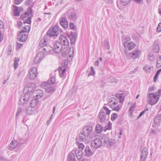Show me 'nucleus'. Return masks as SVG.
Returning a JSON list of instances; mask_svg holds the SVG:
<instances>
[{"instance_id":"1","label":"nucleus","mask_w":161,"mask_h":161,"mask_svg":"<svg viewBox=\"0 0 161 161\" xmlns=\"http://www.w3.org/2000/svg\"><path fill=\"white\" fill-rule=\"evenodd\" d=\"M93 131V128L89 125L85 126L83 129L82 133H81V141H84L87 143L91 140V138L89 135Z\"/></svg>"},{"instance_id":"2","label":"nucleus","mask_w":161,"mask_h":161,"mask_svg":"<svg viewBox=\"0 0 161 161\" xmlns=\"http://www.w3.org/2000/svg\"><path fill=\"white\" fill-rule=\"evenodd\" d=\"M161 93L160 89L158 92L148 93L147 96L148 104L152 105L155 104L158 101Z\"/></svg>"},{"instance_id":"3","label":"nucleus","mask_w":161,"mask_h":161,"mask_svg":"<svg viewBox=\"0 0 161 161\" xmlns=\"http://www.w3.org/2000/svg\"><path fill=\"white\" fill-rule=\"evenodd\" d=\"M111 111L108 108L104 106L101 110L98 115V118L101 123L105 122L109 118Z\"/></svg>"},{"instance_id":"4","label":"nucleus","mask_w":161,"mask_h":161,"mask_svg":"<svg viewBox=\"0 0 161 161\" xmlns=\"http://www.w3.org/2000/svg\"><path fill=\"white\" fill-rule=\"evenodd\" d=\"M74 153L75 154L76 158L79 160L78 161H80V151L76 148H74L68 154L67 158V161H76Z\"/></svg>"},{"instance_id":"5","label":"nucleus","mask_w":161,"mask_h":161,"mask_svg":"<svg viewBox=\"0 0 161 161\" xmlns=\"http://www.w3.org/2000/svg\"><path fill=\"white\" fill-rule=\"evenodd\" d=\"M59 26L58 25H56L50 27L45 35V38L47 36L49 37L58 36L59 34Z\"/></svg>"},{"instance_id":"6","label":"nucleus","mask_w":161,"mask_h":161,"mask_svg":"<svg viewBox=\"0 0 161 161\" xmlns=\"http://www.w3.org/2000/svg\"><path fill=\"white\" fill-rule=\"evenodd\" d=\"M26 88L28 89L27 92L25 93L24 96L23 97V100L24 102H21V104L24 105L25 103H26L29 101L30 96L31 97L32 94V91L33 88L30 84L27 85Z\"/></svg>"},{"instance_id":"7","label":"nucleus","mask_w":161,"mask_h":161,"mask_svg":"<svg viewBox=\"0 0 161 161\" xmlns=\"http://www.w3.org/2000/svg\"><path fill=\"white\" fill-rule=\"evenodd\" d=\"M125 53L128 58H132L133 59H136L139 58V56L141 54L142 52L140 50L135 49L131 52L127 53L126 51H125Z\"/></svg>"},{"instance_id":"8","label":"nucleus","mask_w":161,"mask_h":161,"mask_svg":"<svg viewBox=\"0 0 161 161\" xmlns=\"http://www.w3.org/2000/svg\"><path fill=\"white\" fill-rule=\"evenodd\" d=\"M63 48V46L60 42L58 41L54 44L53 48V52L56 53H58L61 52Z\"/></svg>"},{"instance_id":"9","label":"nucleus","mask_w":161,"mask_h":161,"mask_svg":"<svg viewBox=\"0 0 161 161\" xmlns=\"http://www.w3.org/2000/svg\"><path fill=\"white\" fill-rule=\"evenodd\" d=\"M102 141L100 138H97L93 140L91 142L92 147L95 148H98L102 145Z\"/></svg>"},{"instance_id":"10","label":"nucleus","mask_w":161,"mask_h":161,"mask_svg":"<svg viewBox=\"0 0 161 161\" xmlns=\"http://www.w3.org/2000/svg\"><path fill=\"white\" fill-rule=\"evenodd\" d=\"M60 41L58 42H60L62 46H67L69 45V42L66 36L63 35H61L59 37Z\"/></svg>"},{"instance_id":"11","label":"nucleus","mask_w":161,"mask_h":161,"mask_svg":"<svg viewBox=\"0 0 161 161\" xmlns=\"http://www.w3.org/2000/svg\"><path fill=\"white\" fill-rule=\"evenodd\" d=\"M67 36L70 40V43L73 44L75 42L77 37V35L76 33L71 32L70 34H67Z\"/></svg>"},{"instance_id":"12","label":"nucleus","mask_w":161,"mask_h":161,"mask_svg":"<svg viewBox=\"0 0 161 161\" xmlns=\"http://www.w3.org/2000/svg\"><path fill=\"white\" fill-rule=\"evenodd\" d=\"M59 24L64 29H66L68 27V22L65 17H61L59 19Z\"/></svg>"},{"instance_id":"13","label":"nucleus","mask_w":161,"mask_h":161,"mask_svg":"<svg viewBox=\"0 0 161 161\" xmlns=\"http://www.w3.org/2000/svg\"><path fill=\"white\" fill-rule=\"evenodd\" d=\"M43 91L42 90L38 89L34 91H32V94L33 95V97H34V95L36 94L35 97L37 99H39L42 97L43 95Z\"/></svg>"},{"instance_id":"14","label":"nucleus","mask_w":161,"mask_h":161,"mask_svg":"<svg viewBox=\"0 0 161 161\" xmlns=\"http://www.w3.org/2000/svg\"><path fill=\"white\" fill-rule=\"evenodd\" d=\"M148 150L146 147L143 148L142 150L140 158V161H145L148 155Z\"/></svg>"},{"instance_id":"15","label":"nucleus","mask_w":161,"mask_h":161,"mask_svg":"<svg viewBox=\"0 0 161 161\" xmlns=\"http://www.w3.org/2000/svg\"><path fill=\"white\" fill-rule=\"evenodd\" d=\"M124 45L126 49H128L130 50L135 47L136 44L132 42H125Z\"/></svg>"},{"instance_id":"16","label":"nucleus","mask_w":161,"mask_h":161,"mask_svg":"<svg viewBox=\"0 0 161 161\" xmlns=\"http://www.w3.org/2000/svg\"><path fill=\"white\" fill-rule=\"evenodd\" d=\"M13 7L14 8V16H19V15L21 11L23 10V8L21 7L19 8L15 5H13Z\"/></svg>"},{"instance_id":"17","label":"nucleus","mask_w":161,"mask_h":161,"mask_svg":"<svg viewBox=\"0 0 161 161\" xmlns=\"http://www.w3.org/2000/svg\"><path fill=\"white\" fill-rule=\"evenodd\" d=\"M69 48L65 47H64L62 50V52H61L59 57L65 58L68 56V53H69Z\"/></svg>"},{"instance_id":"18","label":"nucleus","mask_w":161,"mask_h":161,"mask_svg":"<svg viewBox=\"0 0 161 161\" xmlns=\"http://www.w3.org/2000/svg\"><path fill=\"white\" fill-rule=\"evenodd\" d=\"M28 36L27 34H23L21 35H19L18 36V38L19 39L20 42H25L26 41Z\"/></svg>"},{"instance_id":"19","label":"nucleus","mask_w":161,"mask_h":161,"mask_svg":"<svg viewBox=\"0 0 161 161\" xmlns=\"http://www.w3.org/2000/svg\"><path fill=\"white\" fill-rule=\"evenodd\" d=\"M48 36L45 38V36L43 39H42L40 42L39 45L41 47H42L48 45L47 41L48 40Z\"/></svg>"},{"instance_id":"20","label":"nucleus","mask_w":161,"mask_h":161,"mask_svg":"<svg viewBox=\"0 0 161 161\" xmlns=\"http://www.w3.org/2000/svg\"><path fill=\"white\" fill-rule=\"evenodd\" d=\"M55 90V89L54 88L53 86H50L49 87H47L45 88V91L48 93H50V94L47 96V97H45V98L46 99L47 97H49L51 95V94Z\"/></svg>"},{"instance_id":"21","label":"nucleus","mask_w":161,"mask_h":161,"mask_svg":"<svg viewBox=\"0 0 161 161\" xmlns=\"http://www.w3.org/2000/svg\"><path fill=\"white\" fill-rule=\"evenodd\" d=\"M68 18L69 19L74 21L77 18V15L75 12H72L68 14Z\"/></svg>"},{"instance_id":"22","label":"nucleus","mask_w":161,"mask_h":161,"mask_svg":"<svg viewBox=\"0 0 161 161\" xmlns=\"http://www.w3.org/2000/svg\"><path fill=\"white\" fill-rule=\"evenodd\" d=\"M17 144L18 143H17V141H12L8 147V149L11 150H13L17 146Z\"/></svg>"},{"instance_id":"23","label":"nucleus","mask_w":161,"mask_h":161,"mask_svg":"<svg viewBox=\"0 0 161 161\" xmlns=\"http://www.w3.org/2000/svg\"><path fill=\"white\" fill-rule=\"evenodd\" d=\"M143 69L146 72L150 73L151 71L153 70V68L152 66L146 64L143 67Z\"/></svg>"},{"instance_id":"24","label":"nucleus","mask_w":161,"mask_h":161,"mask_svg":"<svg viewBox=\"0 0 161 161\" xmlns=\"http://www.w3.org/2000/svg\"><path fill=\"white\" fill-rule=\"evenodd\" d=\"M42 48H43L42 50L44 51L45 53H48L52 51L53 49L52 47H50L49 45H48L44 46Z\"/></svg>"},{"instance_id":"25","label":"nucleus","mask_w":161,"mask_h":161,"mask_svg":"<svg viewBox=\"0 0 161 161\" xmlns=\"http://www.w3.org/2000/svg\"><path fill=\"white\" fill-rule=\"evenodd\" d=\"M58 68V71L60 76L61 78H62L64 76V74L65 72L66 69L65 68H62L60 66H59Z\"/></svg>"},{"instance_id":"26","label":"nucleus","mask_w":161,"mask_h":161,"mask_svg":"<svg viewBox=\"0 0 161 161\" xmlns=\"http://www.w3.org/2000/svg\"><path fill=\"white\" fill-rule=\"evenodd\" d=\"M38 103V99L36 98L35 97L33 99H32L30 103V106L34 108L36 105H37Z\"/></svg>"},{"instance_id":"27","label":"nucleus","mask_w":161,"mask_h":161,"mask_svg":"<svg viewBox=\"0 0 161 161\" xmlns=\"http://www.w3.org/2000/svg\"><path fill=\"white\" fill-rule=\"evenodd\" d=\"M85 155L87 157H89L92 155V152L89 147L86 146L85 149Z\"/></svg>"},{"instance_id":"28","label":"nucleus","mask_w":161,"mask_h":161,"mask_svg":"<svg viewBox=\"0 0 161 161\" xmlns=\"http://www.w3.org/2000/svg\"><path fill=\"white\" fill-rule=\"evenodd\" d=\"M156 66L158 68L161 67V56H158L157 58Z\"/></svg>"},{"instance_id":"29","label":"nucleus","mask_w":161,"mask_h":161,"mask_svg":"<svg viewBox=\"0 0 161 161\" xmlns=\"http://www.w3.org/2000/svg\"><path fill=\"white\" fill-rule=\"evenodd\" d=\"M32 108L31 106L28 107L26 109L25 112L27 114L30 115L32 114L34 110L32 109Z\"/></svg>"},{"instance_id":"30","label":"nucleus","mask_w":161,"mask_h":161,"mask_svg":"<svg viewBox=\"0 0 161 161\" xmlns=\"http://www.w3.org/2000/svg\"><path fill=\"white\" fill-rule=\"evenodd\" d=\"M109 103H113L114 104H117L118 103V100L114 97H112L109 99Z\"/></svg>"},{"instance_id":"31","label":"nucleus","mask_w":161,"mask_h":161,"mask_svg":"<svg viewBox=\"0 0 161 161\" xmlns=\"http://www.w3.org/2000/svg\"><path fill=\"white\" fill-rule=\"evenodd\" d=\"M55 76L50 78L48 80V83L49 84L53 85L55 82Z\"/></svg>"},{"instance_id":"32","label":"nucleus","mask_w":161,"mask_h":161,"mask_svg":"<svg viewBox=\"0 0 161 161\" xmlns=\"http://www.w3.org/2000/svg\"><path fill=\"white\" fill-rule=\"evenodd\" d=\"M96 130L97 133H100L102 131L103 127L100 124H97L96 127Z\"/></svg>"},{"instance_id":"33","label":"nucleus","mask_w":161,"mask_h":161,"mask_svg":"<svg viewBox=\"0 0 161 161\" xmlns=\"http://www.w3.org/2000/svg\"><path fill=\"white\" fill-rule=\"evenodd\" d=\"M116 96L119 99L120 103L122 104L124 101V97L123 95L122 94H118Z\"/></svg>"},{"instance_id":"34","label":"nucleus","mask_w":161,"mask_h":161,"mask_svg":"<svg viewBox=\"0 0 161 161\" xmlns=\"http://www.w3.org/2000/svg\"><path fill=\"white\" fill-rule=\"evenodd\" d=\"M37 75V74H34L32 72L29 73V78L30 80H33L36 78Z\"/></svg>"},{"instance_id":"35","label":"nucleus","mask_w":161,"mask_h":161,"mask_svg":"<svg viewBox=\"0 0 161 161\" xmlns=\"http://www.w3.org/2000/svg\"><path fill=\"white\" fill-rule=\"evenodd\" d=\"M41 61L40 57L39 56V54L35 58L34 62L35 64H37L40 63Z\"/></svg>"},{"instance_id":"36","label":"nucleus","mask_w":161,"mask_h":161,"mask_svg":"<svg viewBox=\"0 0 161 161\" xmlns=\"http://www.w3.org/2000/svg\"><path fill=\"white\" fill-rule=\"evenodd\" d=\"M78 141H80V133L79 134L78 137H77L76 139V142L78 146V148L80 149V143L79 141H78Z\"/></svg>"},{"instance_id":"37","label":"nucleus","mask_w":161,"mask_h":161,"mask_svg":"<svg viewBox=\"0 0 161 161\" xmlns=\"http://www.w3.org/2000/svg\"><path fill=\"white\" fill-rule=\"evenodd\" d=\"M115 140L114 139H109L107 145L108 146H111L113 145L115 143Z\"/></svg>"},{"instance_id":"38","label":"nucleus","mask_w":161,"mask_h":161,"mask_svg":"<svg viewBox=\"0 0 161 161\" xmlns=\"http://www.w3.org/2000/svg\"><path fill=\"white\" fill-rule=\"evenodd\" d=\"M27 13H25L24 14H21L20 16L21 19L23 20H25L29 16Z\"/></svg>"},{"instance_id":"39","label":"nucleus","mask_w":161,"mask_h":161,"mask_svg":"<svg viewBox=\"0 0 161 161\" xmlns=\"http://www.w3.org/2000/svg\"><path fill=\"white\" fill-rule=\"evenodd\" d=\"M24 23H27L28 24H30L31 23V18L29 16L26 19L24 20Z\"/></svg>"},{"instance_id":"40","label":"nucleus","mask_w":161,"mask_h":161,"mask_svg":"<svg viewBox=\"0 0 161 161\" xmlns=\"http://www.w3.org/2000/svg\"><path fill=\"white\" fill-rule=\"evenodd\" d=\"M104 45L106 49L107 50H109V43L107 41H106L104 42Z\"/></svg>"},{"instance_id":"41","label":"nucleus","mask_w":161,"mask_h":161,"mask_svg":"<svg viewBox=\"0 0 161 161\" xmlns=\"http://www.w3.org/2000/svg\"><path fill=\"white\" fill-rule=\"evenodd\" d=\"M123 44L125 42H130L131 38L129 36H126L122 39Z\"/></svg>"},{"instance_id":"42","label":"nucleus","mask_w":161,"mask_h":161,"mask_svg":"<svg viewBox=\"0 0 161 161\" xmlns=\"http://www.w3.org/2000/svg\"><path fill=\"white\" fill-rule=\"evenodd\" d=\"M108 81L109 82L111 83H116L117 81V80L116 79L114 78L113 77H111L108 79Z\"/></svg>"},{"instance_id":"43","label":"nucleus","mask_w":161,"mask_h":161,"mask_svg":"<svg viewBox=\"0 0 161 161\" xmlns=\"http://www.w3.org/2000/svg\"><path fill=\"white\" fill-rule=\"evenodd\" d=\"M102 138L104 142L103 143H106L107 145L109 140L108 137V136H104L102 137Z\"/></svg>"},{"instance_id":"44","label":"nucleus","mask_w":161,"mask_h":161,"mask_svg":"<svg viewBox=\"0 0 161 161\" xmlns=\"http://www.w3.org/2000/svg\"><path fill=\"white\" fill-rule=\"evenodd\" d=\"M118 115L115 113L112 114L111 116V119L112 121L115 120L118 117Z\"/></svg>"},{"instance_id":"45","label":"nucleus","mask_w":161,"mask_h":161,"mask_svg":"<svg viewBox=\"0 0 161 161\" xmlns=\"http://www.w3.org/2000/svg\"><path fill=\"white\" fill-rule=\"evenodd\" d=\"M25 13H27L28 15L31 14L32 13V9L31 7H29L27 8V10Z\"/></svg>"},{"instance_id":"46","label":"nucleus","mask_w":161,"mask_h":161,"mask_svg":"<svg viewBox=\"0 0 161 161\" xmlns=\"http://www.w3.org/2000/svg\"><path fill=\"white\" fill-rule=\"evenodd\" d=\"M131 0H120V2L124 5H126L128 4Z\"/></svg>"},{"instance_id":"47","label":"nucleus","mask_w":161,"mask_h":161,"mask_svg":"<svg viewBox=\"0 0 161 161\" xmlns=\"http://www.w3.org/2000/svg\"><path fill=\"white\" fill-rule=\"evenodd\" d=\"M122 107V105H118L113 109V110H115L116 111H118L120 109H121Z\"/></svg>"},{"instance_id":"48","label":"nucleus","mask_w":161,"mask_h":161,"mask_svg":"<svg viewBox=\"0 0 161 161\" xmlns=\"http://www.w3.org/2000/svg\"><path fill=\"white\" fill-rule=\"evenodd\" d=\"M22 111L23 110L21 108H18L16 114V117L18 115H20Z\"/></svg>"},{"instance_id":"49","label":"nucleus","mask_w":161,"mask_h":161,"mask_svg":"<svg viewBox=\"0 0 161 161\" xmlns=\"http://www.w3.org/2000/svg\"><path fill=\"white\" fill-rule=\"evenodd\" d=\"M34 73V74H37V70L36 68L35 67H33L30 70V71H29V73Z\"/></svg>"},{"instance_id":"50","label":"nucleus","mask_w":161,"mask_h":161,"mask_svg":"<svg viewBox=\"0 0 161 161\" xmlns=\"http://www.w3.org/2000/svg\"><path fill=\"white\" fill-rule=\"evenodd\" d=\"M69 27L72 30H74L75 29V26L74 24L72 22H70L69 24Z\"/></svg>"},{"instance_id":"51","label":"nucleus","mask_w":161,"mask_h":161,"mask_svg":"<svg viewBox=\"0 0 161 161\" xmlns=\"http://www.w3.org/2000/svg\"><path fill=\"white\" fill-rule=\"evenodd\" d=\"M68 64V63L67 61H66V60H64V62L62 64V68H65Z\"/></svg>"},{"instance_id":"52","label":"nucleus","mask_w":161,"mask_h":161,"mask_svg":"<svg viewBox=\"0 0 161 161\" xmlns=\"http://www.w3.org/2000/svg\"><path fill=\"white\" fill-rule=\"evenodd\" d=\"M17 143H18L17 146L19 147L22 144L25 143V141L24 140H19V142L17 141Z\"/></svg>"},{"instance_id":"53","label":"nucleus","mask_w":161,"mask_h":161,"mask_svg":"<svg viewBox=\"0 0 161 161\" xmlns=\"http://www.w3.org/2000/svg\"><path fill=\"white\" fill-rule=\"evenodd\" d=\"M157 31L159 32L161 31V22H160L157 26Z\"/></svg>"},{"instance_id":"54","label":"nucleus","mask_w":161,"mask_h":161,"mask_svg":"<svg viewBox=\"0 0 161 161\" xmlns=\"http://www.w3.org/2000/svg\"><path fill=\"white\" fill-rule=\"evenodd\" d=\"M156 87L154 86H150L148 89V91L151 92L154 91L156 90Z\"/></svg>"},{"instance_id":"55","label":"nucleus","mask_w":161,"mask_h":161,"mask_svg":"<svg viewBox=\"0 0 161 161\" xmlns=\"http://www.w3.org/2000/svg\"><path fill=\"white\" fill-rule=\"evenodd\" d=\"M12 47L11 46H10V45L8 47V55H9L11 54V52L12 51Z\"/></svg>"},{"instance_id":"56","label":"nucleus","mask_w":161,"mask_h":161,"mask_svg":"<svg viewBox=\"0 0 161 161\" xmlns=\"http://www.w3.org/2000/svg\"><path fill=\"white\" fill-rule=\"evenodd\" d=\"M23 1V0H14V3L16 5H19Z\"/></svg>"},{"instance_id":"57","label":"nucleus","mask_w":161,"mask_h":161,"mask_svg":"<svg viewBox=\"0 0 161 161\" xmlns=\"http://www.w3.org/2000/svg\"><path fill=\"white\" fill-rule=\"evenodd\" d=\"M18 61L17 60H15L14 61V68L16 69L18 67Z\"/></svg>"},{"instance_id":"58","label":"nucleus","mask_w":161,"mask_h":161,"mask_svg":"<svg viewBox=\"0 0 161 161\" xmlns=\"http://www.w3.org/2000/svg\"><path fill=\"white\" fill-rule=\"evenodd\" d=\"M31 2V0H26L25 3V4L28 6L30 5Z\"/></svg>"},{"instance_id":"59","label":"nucleus","mask_w":161,"mask_h":161,"mask_svg":"<svg viewBox=\"0 0 161 161\" xmlns=\"http://www.w3.org/2000/svg\"><path fill=\"white\" fill-rule=\"evenodd\" d=\"M148 58L149 60L151 61H153L154 59V57L152 54H150L148 56Z\"/></svg>"},{"instance_id":"60","label":"nucleus","mask_w":161,"mask_h":161,"mask_svg":"<svg viewBox=\"0 0 161 161\" xmlns=\"http://www.w3.org/2000/svg\"><path fill=\"white\" fill-rule=\"evenodd\" d=\"M150 134H153V135H156V131L152 129L150 131Z\"/></svg>"},{"instance_id":"61","label":"nucleus","mask_w":161,"mask_h":161,"mask_svg":"<svg viewBox=\"0 0 161 161\" xmlns=\"http://www.w3.org/2000/svg\"><path fill=\"white\" fill-rule=\"evenodd\" d=\"M111 127V125L110 123L109 122L107 125L105 126V128L106 130H109L110 129Z\"/></svg>"},{"instance_id":"62","label":"nucleus","mask_w":161,"mask_h":161,"mask_svg":"<svg viewBox=\"0 0 161 161\" xmlns=\"http://www.w3.org/2000/svg\"><path fill=\"white\" fill-rule=\"evenodd\" d=\"M135 108V104L133 105L131 107H130L129 109V111L131 112H133Z\"/></svg>"},{"instance_id":"63","label":"nucleus","mask_w":161,"mask_h":161,"mask_svg":"<svg viewBox=\"0 0 161 161\" xmlns=\"http://www.w3.org/2000/svg\"><path fill=\"white\" fill-rule=\"evenodd\" d=\"M53 116V114H52L51 117L49 118V119L47 120V124L48 125L50 123V122H51L52 119V117Z\"/></svg>"},{"instance_id":"64","label":"nucleus","mask_w":161,"mask_h":161,"mask_svg":"<svg viewBox=\"0 0 161 161\" xmlns=\"http://www.w3.org/2000/svg\"><path fill=\"white\" fill-rule=\"evenodd\" d=\"M23 45V44L19 43L17 42V46L16 47L17 49H19Z\"/></svg>"}]
</instances>
